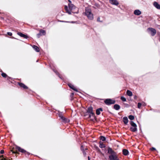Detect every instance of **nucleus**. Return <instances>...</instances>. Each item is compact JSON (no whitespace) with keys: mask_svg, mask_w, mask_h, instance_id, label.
Masks as SVG:
<instances>
[{"mask_svg":"<svg viewBox=\"0 0 160 160\" xmlns=\"http://www.w3.org/2000/svg\"><path fill=\"white\" fill-rule=\"evenodd\" d=\"M126 93L128 96L130 97L132 96V92L129 90H128L127 91Z\"/></svg>","mask_w":160,"mask_h":160,"instance_id":"22","label":"nucleus"},{"mask_svg":"<svg viewBox=\"0 0 160 160\" xmlns=\"http://www.w3.org/2000/svg\"><path fill=\"white\" fill-rule=\"evenodd\" d=\"M130 124L132 126L130 128V130L132 132H135L137 131V125L133 122L131 121L130 122Z\"/></svg>","mask_w":160,"mask_h":160,"instance_id":"4","label":"nucleus"},{"mask_svg":"<svg viewBox=\"0 0 160 160\" xmlns=\"http://www.w3.org/2000/svg\"><path fill=\"white\" fill-rule=\"evenodd\" d=\"M97 21L98 22H102V21H100V18L99 17L97 18Z\"/></svg>","mask_w":160,"mask_h":160,"instance_id":"36","label":"nucleus"},{"mask_svg":"<svg viewBox=\"0 0 160 160\" xmlns=\"http://www.w3.org/2000/svg\"><path fill=\"white\" fill-rule=\"evenodd\" d=\"M108 153L110 154L109 156V160H119L117 153L111 148H108Z\"/></svg>","mask_w":160,"mask_h":160,"instance_id":"2","label":"nucleus"},{"mask_svg":"<svg viewBox=\"0 0 160 160\" xmlns=\"http://www.w3.org/2000/svg\"><path fill=\"white\" fill-rule=\"evenodd\" d=\"M142 105V104L140 102H138V107L139 108H140Z\"/></svg>","mask_w":160,"mask_h":160,"instance_id":"28","label":"nucleus"},{"mask_svg":"<svg viewBox=\"0 0 160 160\" xmlns=\"http://www.w3.org/2000/svg\"><path fill=\"white\" fill-rule=\"evenodd\" d=\"M7 34L8 35H9V36H12V33L11 32H7Z\"/></svg>","mask_w":160,"mask_h":160,"instance_id":"34","label":"nucleus"},{"mask_svg":"<svg viewBox=\"0 0 160 160\" xmlns=\"http://www.w3.org/2000/svg\"><path fill=\"white\" fill-rule=\"evenodd\" d=\"M19 85L21 87L23 88L24 89L28 88V87L22 83H19Z\"/></svg>","mask_w":160,"mask_h":160,"instance_id":"20","label":"nucleus"},{"mask_svg":"<svg viewBox=\"0 0 160 160\" xmlns=\"http://www.w3.org/2000/svg\"><path fill=\"white\" fill-rule=\"evenodd\" d=\"M103 111L102 108H100L97 109L96 110V114L97 115H99L100 114V112Z\"/></svg>","mask_w":160,"mask_h":160,"instance_id":"16","label":"nucleus"},{"mask_svg":"<svg viewBox=\"0 0 160 160\" xmlns=\"http://www.w3.org/2000/svg\"><path fill=\"white\" fill-rule=\"evenodd\" d=\"M85 15L90 20H92L93 19V16L91 10L89 8H87L85 9Z\"/></svg>","mask_w":160,"mask_h":160,"instance_id":"3","label":"nucleus"},{"mask_svg":"<svg viewBox=\"0 0 160 160\" xmlns=\"http://www.w3.org/2000/svg\"><path fill=\"white\" fill-rule=\"evenodd\" d=\"M61 22H65V21H60Z\"/></svg>","mask_w":160,"mask_h":160,"instance_id":"42","label":"nucleus"},{"mask_svg":"<svg viewBox=\"0 0 160 160\" xmlns=\"http://www.w3.org/2000/svg\"><path fill=\"white\" fill-rule=\"evenodd\" d=\"M113 108L116 110H118L120 108V106L118 104H115L113 106Z\"/></svg>","mask_w":160,"mask_h":160,"instance_id":"18","label":"nucleus"},{"mask_svg":"<svg viewBox=\"0 0 160 160\" xmlns=\"http://www.w3.org/2000/svg\"><path fill=\"white\" fill-rule=\"evenodd\" d=\"M93 108L92 107H89L88 108L87 110V112L88 113L93 112Z\"/></svg>","mask_w":160,"mask_h":160,"instance_id":"21","label":"nucleus"},{"mask_svg":"<svg viewBox=\"0 0 160 160\" xmlns=\"http://www.w3.org/2000/svg\"><path fill=\"white\" fill-rule=\"evenodd\" d=\"M122 152L124 155L127 156L128 155L129 152L127 150L123 149L122 150Z\"/></svg>","mask_w":160,"mask_h":160,"instance_id":"17","label":"nucleus"},{"mask_svg":"<svg viewBox=\"0 0 160 160\" xmlns=\"http://www.w3.org/2000/svg\"><path fill=\"white\" fill-rule=\"evenodd\" d=\"M89 117V118H92V119H94L95 118L94 113L93 112L88 113Z\"/></svg>","mask_w":160,"mask_h":160,"instance_id":"15","label":"nucleus"},{"mask_svg":"<svg viewBox=\"0 0 160 160\" xmlns=\"http://www.w3.org/2000/svg\"><path fill=\"white\" fill-rule=\"evenodd\" d=\"M159 41L160 42V38H159Z\"/></svg>","mask_w":160,"mask_h":160,"instance_id":"47","label":"nucleus"},{"mask_svg":"<svg viewBox=\"0 0 160 160\" xmlns=\"http://www.w3.org/2000/svg\"><path fill=\"white\" fill-rule=\"evenodd\" d=\"M128 118L130 120H133L134 119V116L132 115H129L128 116Z\"/></svg>","mask_w":160,"mask_h":160,"instance_id":"24","label":"nucleus"},{"mask_svg":"<svg viewBox=\"0 0 160 160\" xmlns=\"http://www.w3.org/2000/svg\"><path fill=\"white\" fill-rule=\"evenodd\" d=\"M18 34L20 36L23 37L24 38H28V37L26 35L24 34L21 32H18Z\"/></svg>","mask_w":160,"mask_h":160,"instance_id":"11","label":"nucleus"},{"mask_svg":"<svg viewBox=\"0 0 160 160\" xmlns=\"http://www.w3.org/2000/svg\"><path fill=\"white\" fill-rule=\"evenodd\" d=\"M99 147L101 148H104L105 147V146L104 144H103L102 143H100Z\"/></svg>","mask_w":160,"mask_h":160,"instance_id":"25","label":"nucleus"},{"mask_svg":"<svg viewBox=\"0 0 160 160\" xmlns=\"http://www.w3.org/2000/svg\"><path fill=\"white\" fill-rule=\"evenodd\" d=\"M59 116L62 120V121L64 122H68L69 121V120L68 118L64 117L62 115V113H60L59 114Z\"/></svg>","mask_w":160,"mask_h":160,"instance_id":"8","label":"nucleus"},{"mask_svg":"<svg viewBox=\"0 0 160 160\" xmlns=\"http://www.w3.org/2000/svg\"><path fill=\"white\" fill-rule=\"evenodd\" d=\"M100 139L101 140H102V141H105V140H106V138L103 136H101L100 137Z\"/></svg>","mask_w":160,"mask_h":160,"instance_id":"26","label":"nucleus"},{"mask_svg":"<svg viewBox=\"0 0 160 160\" xmlns=\"http://www.w3.org/2000/svg\"><path fill=\"white\" fill-rule=\"evenodd\" d=\"M68 86H69V87L72 88V89H73V90L76 91V92H78V91L77 90V89H76L74 87V86L72 85V84L70 83V84H68Z\"/></svg>","mask_w":160,"mask_h":160,"instance_id":"14","label":"nucleus"},{"mask_svg":"<svg viewBox=\"0 0 160 160\" xmlns=\"http://www.w3.org/2000/svg\"><path fill=\"white\" fill-rule=\"evenodd\" d=\"M134 13L136 15H139L141 14V12L139 10H136L134 11Z\"/></svg>","mask_w":160,"mask_h":160,"instance_id":"13","label":"nucleus"},{"mask_svg":"<svg viewBox=\"0 0 160 160\" xmlns=\"http://www.w3.org/2000/svg\"><path fill=\"white\" fill-rule=\"evenodd\" d=\"M134 98L135 99H136L137 98V96L136 95H135L134 96Z\"/></svg>","mask_w":160,"mask_h":160,"instance_id":"40","label":"nucleus"},{"mask_svg":"<svg viewBox=\"0 0 160 160\" xmlns=\"http://www.w3.org/2000/svg\"><path fill=\"white\" fill-rule=\"evenodd\" d=\"M110 2L112 4L116 6L119 4L118 1L116 0H110Z\"/></svg>","mask_w":160,"mask_h":160,"instance_id":"9","label":"nucleus"},{"mask_svg":"<svg viewBox=\"0 0 160 160\" xmlns=\"http://www.w3.org/2000/svg\"><path fill=\"white\" fill-rule=\"evenodd\" d=\"M39 32L42 35H45L46 34V32L44 30L41 29L40 30Z\"/></svg>","mask_w":160,"mask_h":160,"instance_id":"23","label":"nucleus"},{"mask_svg":"<svg viewBox=\"0 0 160 160\" xmlns=\"http://www.w3.org/2000/svg\"><path fill=\"white\" fill-rule=\"evenodd\" d=\"M2 76L4 78H6L7 77V75L6 73L3 72L2 73Z\"/></svg>","mask_w":160,"mask_h":160,"instance_id":"29","label":"nucleus"},{"mask_svg":"<svg viewBox=\"0 0 160 160\" xmlns=\"http://www.w3.org/2000/svg\"><path fill=\"white\" fill-rule=\"evenodd\" d=\"M42 35L41 33L39 32V33L37 34V37L38 38H39Z\"/></svg>","mask_w":160,"mask_h":160,"instance_id":"30","label":"nucleus"},{"mask_svg":"<svg viewBox=\"0 0 160 160\" xmlns=\"http://www.w3.org/2000/svg\"><path fill=\"white\" fill-rule=\"evenodd\" d=\"M88 160H90V158H89V157H88Z\"/></svg>","mask_w":160,"mask_h":160,"instance_id":"44","label":"nucleus"},{"mask_svg":"<svg viewBox=\"0 0 160 160\" xmlns=\"http://www.w3.org/2000/svg\"><path fill=\"white\" fill-rule=\"evenodd\" d=\"M54 71L55 72L56 74H57L58 76V77L61 78L60 76L59 75V74L58 73V72L56 71H55L54 70Z\"/></svg>","mask_w":160,"mask_h":160,"instance_id":"31","label":"nucleus"},{"mask_svg":"<svg viewBox=\"0 0 160 160\" xmlns=\"http://www.w3.org/2000/svg\"><path fill=\"white\" fill-rule=\"evenodd\" d=\"M147 31L150 32L152 36H154L156 33V30L152 28H149L147 29Z\"/></svg>","mask_w":160,"mask_h":160,"instance_id":"5","label":"nucleus"},{"mask_svg":"<svg viewBox=\"0 0 160 160\" xmlns=\"http://www.w3.org/2000/svg\"><path fill=\"white\" fill-rule=\"evenodd\" d=\"M7 79H9L10 78V77H8V76H7Z\"/></svg>","mask_w":160,"mask_h":160,"instance_id":"41","label":"nucleus"},{"mask_svg":"<svg viewBox=\"0 0 160 160\" xmlns=\"http://www.w3.org/2000/svg\"><path fill=\"white\" fill-rule=\"evenodd\" d=\"M4 152V151L3 150H1L0 151V153L1 154H3Z\"/></svg>","mask_w":160,"mask_h":160,"instance_id":"37","label":"nucleus"},{"mask_svg":"<svg viewBox=\"0 0 160 160\" xmlns=\"http://www.w3.org/2000/svg\"><path fill=\"white\" fill-rule=\"evenodd\" d=\"M97 148L98 149V151H100V149H99V148L98 147H97Z\"/></svg>","mask_w":160,"mask_h":160,"instance_id":"43","label":"nucleus"},{"mask_svg":"<svg viewBox=\"0 0 160 160\" xmlns=\"http://www.w3.org/2000/svg\"><path fill=\"white\" fill-rule=\"evenodd\" d=\"M69 7L67 6H65V9L69 14H71L72 12L74 13H78V9L73 4L69 3L68 4Z\"/></svg>","mask_w":160,"mask_h":160,"instance_id":"1","label":"nucleus"},{"mask_svg":"<svg viewBox=\"0 0 160 160\" xmlns=\"http://www.w3.org/2000/svg\"><path fill=\"white\" fill-rule=\"evenodd\" d=\"M1 160H10V159H8L7 158H3Z\"/></svg>","mask_w":160,"mask_h":160,"instance_id":"33","label":"nucleus"},{"mask_svg":"<svg viewBox=\"0 0 160 160\" xmlns=\"http://www.w3.org/2000/svg\"><path fill=\"white\" fill-rule=\"evenodd\" d=\"M71 95H72H72H74V93H71Z\"/></svg>","mask_w":160,"mask_h":160,"instance_id":"46","label":"nucleus"},{"mask_svg":"<svg viewBox=\"0 0 160 160\" xmlns=\"http://www.w3.org/2000/svg\"><path fill=\"white\" fill-rule=\"evenodd\" d=\"M71 22L72 23H74V22L73 21H72V22Z\"/></svg>","mask_w":160,"mask_h":160,"instance_id":"45","label":"nucleus"},{"mask_svg":"<svg viewBox=\"0 0 160 160\" xmlns=\"http://www.w3.org/2000/svg\"><path fill=\"white\" fill-rule=\"evenodd\" d=\"M142 105L144 106H145L146 105V104L144 102H143L142 103Z\"/></svg>","mask_w":160,"mask_h":160,"instance_id":"39","label":"nucleus"},{"mask_svg":"<svg viewBox=\"0 0 160 160\" xmlns=\"http://www.w3.org/2000/svg\"><path fill=\"white\" fill-rule=\"evenodd\" d=\"M82 152L83 153V154L84 156H85L86 155V153L85 152V150H84V151H82Z\"/></svg>","mask_w":160,"mask_h":160,"instance_id":"35","label":"nucleus"},{"mask_svg":"<svg viewBox=\"0 0 160 160\" xmlns=\"http://www.w3.org/2000/svg\"><path fill=\"white\" fill-rule=\"evenodd\" d=\"M151 149L152 150H153V151L156 150V149L154 148H153V147L152 148H151Z\"/></svg>","mask_w":160,"mask_h":160,"instance_id":"38","label":"nucleus"},{"mask_svg":"<svg viewBox=\"0 0 160 160\" xmlns=\"http://www.w3.org/2000/svg\"><path fill=\"white\" fill-rule=\"evenodd\" d=\"M153 5L157 9H160V5L157 2H153Z\"/></svg>","mask_w":160,"mask_h":160,"instance_id":"10","label":"nucleus"},{"mask_svg":"<svg viewBox=\"0 0 160 160\" xmlns=\"http://www.w3.org/2000/svg\"><path fill=\"white\" fill-rule=\"evenodd\" d=\"M121 99L123 102H125L126 101V98L123 96H122L121 97Z\"/></svg>","mask_w":160,"mask_h":160,"instance_id":"27","label":"nucleus"},{"mask_svg":"<svg viewBox=\"0 0 160 160\" xmlns=\"http://www.w3.org/2000/svg\"><path fill=\"white\" fill-rule=\"evenodd\" d=\"M115 102L114 100H112L111 99H107L104 101V102L107 105H110L112 104L115 103Z\"/></svg>","mask_w":160,"mask_h":160,"instance_id":"6","label":"nucleus"},{"mask_svg":"<svg viewBox=\"0 0 160 160\" xmlns=\"http://www.w3.org/2000/svg\"><path fill=\"white\" fill-rule=\"evenodd\" d=\"M32 48L36 52H39V49L37 46L34 45Z\"/></svg>","mask_w":160,"mask_h":160,"instance_id":"19","label":"nucleus"},{"mask_svg":"<svg viewBox=\"0 0 160 160\" xmlns=\"http://www.w3.org/2000/svg\"><path fill=\"white\" fill-rule=\"evenodd\" d=\"M81 149L82 151L84 150V149L82 145L81 147Z\"/></svg>","mask_w":160,"mask_h":160,"instance_id":"32","label":"nucleus"},{"mask_svg":"<svg viewBox=\"0 0 160 160\" xmlns=\"http://www.w3.org/2000/svg\"><path fill=\"white\" fill-rule=\"evenodd\" d=\"M16 148L18 151L22 153H25L26 155H27L28 156L30 154V153L29 152H27L26 150L23 149L21 148L20 147L18 146H17Z\"/></svg>","mask_w":160,"mask_h":160,"instance_id":"7","label":"nucleus"},{"mask_svg":"<svg viewBox=\"0 0 160 160\" xmlns=\"http://www.w3.org/2000/svg\"><path fill=\"white\" fill-rule=\"evenodd\" d=\"M123 122H124V123L126 124L127 125L128 122V119L127 117H124L123 118Z\"/></svg>","mask_w":160,"mask_h":160,"instance_id":"12","label":"nucleus"}]
</instances>
